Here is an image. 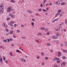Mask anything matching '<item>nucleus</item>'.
Instances as JSON below:
<instances>
[{
  "label": "nucleus",
  "instance_id": "f257e3e1",
  "mask_svg": "<svg viewBox=\"0 0 67 67\" xmlns=\"http://www.w3.org/2000/svg\"><path fill=\"white\" fill-rule=\"evenodd\" d=\"M12 9V7H9L7 9V11L8 12L10 13V12H11Z\"/></svg>",
  "mask_w": 67,
  "mask_h": 67
},
{
  "label": "nucleus",
  "instance_id": "f03ea898",
  "mask_svg": "<svg viewBox=\"0 0 67 67\" xmlns=\"http://www.w3.org/2000/svg\"><path fill=\"white\" fill-rule=\"evenodd\" d=\"M21 61H22V62H24V63H26V60L24 59L23 58H21Z\"/></svg>",
  "mask_w": 67,
  "mask_h": 67
},
{
  "label": "nucleus",
  "instance_id": "7ed1b4c3",
  "mask_svg": "<svg viewBox=\"0 0 67 67\" xmlns=\"http://www.w3.org/2000/svg\"><path fill=\"white\" fill-rule=\"evenodd\" d=\"M52 38L54 39H57V36H52Z\"/></svg>",
  "mask_w": 67,
  "mask_h": 67
},
{
  "label": "nucleus",
  "instance_id": "20e7f679",
  "mask_svg": "<svg viewBox=\"0 0 67 67\" xmlns=\"http://www.w3.org/2000/svg\"><path fill=\"white\" fill-rule=\"evenodd\" d=\"M58 57H60L62 55V53L60 52H58Z\"/></svg>",
  "mask_w": 67,
  "mask_h": 67
},
{
  "label": "nucleus",
  "instance_id": "39448f33",
  "mask_svg": "<svg viewBox=\"0 0 67 67\" xmlns=\"http://www.w3.org/2000/svg\"><path fill=\"white\" fill-rule=\"evenodd\" d=\"M65 65H66V63H65V62H64L62 64L61 66H64Z\"/></svg>",
  "mask_w": 67,
  "mask_h": 67
},
{
  "label": "nucleus",
  "instance_id": "423d86ee",
  "mask_svg": "<svg viewBox=\"0 0 67 67\" xmlns=\"http://www.w3.org/2000/svg\"><path fill=\"white\" fill-rule=\"evenodd\" d=\"M56 4H57L58 5H59L60 4V2L59 1H57V2L56 3Z\"/></svg>",
  "mask_w": 67,
  "mask_h": 67
},
{
  "label": "nucleus",
  "instance_id": "0eeeda50",
  "mask_svg": "<svg viewBox=\"0 0 67 67\" xmlns=\"http://www.w3.org/2000/svg\"><path fill=\"white\" fill-rule=\"evenodd\" d=\"M3 26H5V27H7V26H8L7 25H5V23H3Z\"/></svg>",
  "mask_w": 67,
  "mask_h": 67
},
{
  "label": "nucleus",
  "instance_id": "6e6552de",
  "mask_svg": "<svg viewBox=\"0 0 67 67\" xmlns=\"http://www.w3.org/2000/svg\"><path fill=\"white\" fill-rule=\"evenodd\" d=\"M31 24L32 26L33 27H34V23L33 22H32L31 23Z\"/></svg>",
  "mask_w": 67,
  "mask_h": 67
},
{
  "label": "nucleus",
  "instance_id": "1a4fd4ad",
  "mask_svg": "<svg viewBox=\"0 0 67 67\" xmlns=\"http://www.w3.org/2000/svg\"><path fill=\"white\" fill-rule=\"evenodd\" d=\"M42 35V33H41V32H40L39 33H38L37 34V35L38 36H39V35Z\"/></svg>",
  "mask_w": 67,
  "mask_h": 67
},
{
  "label": "nucleus",
  "instance_id": "9d476101",
  "mask_svg": "<svg viewBox=\"0 0 67 67\" xmlns=\"http://www.w3.org/2000/svg\"><path fill=\"white\" fill-rule=\"evenodd\" d=\"M54 60H57V61H58V60H60L59 59H58L56 58H54Z\"/></svg>",
  "mask_w": 67,
  "mask_h": 67
},
{
  "label": "nucleus",
  "instance_id": "9b49d317",
  "mask_svg": "<svg viewBox=\"0 0 67 67\" xmlns=\"http://www.w3.org/2000/svg\"><path fill=\"white\" fill-rule=\"evenodd\" d=\"M27 12L29 13H32V12L31 10H27Z\"/></svg>",
  "mask_w": 67,
  "mask_h": 67
},
{
  "label": "nucleus",
  "instance_id": "f8f14e48",
  "mask_svg": "<svg viewBox=\"0 0 67 67\" xmlns=\"http://www.w3.org/2000/svg\"><path fill=\"white\" fill-rule=\"evenodd\" d=\"M66 4V3L65 2H63V3H62L61 4V5H65Z\"/></svg>",
  "mask_w": 67,
  "mask_h": 67
},
{
  "label": "nucleus",
  "instance_id": "ddd939ff",
  "mask_svg": "<svg viewBox=\"0 0 67 67\" xmlns=\"http://www.w3.org/2000/svg\"><path fill=\"white\" fill-rule=\"evenodd\" d=\"M11 2H13V3H15V1H14V0H11L10 1Z\"/></svg>",
  "mask_w": 67,
  "mask_h": 67
},
{
  "label": "nucleus",
  "instance_id": "4468645a",
  "mask_svg": "<svg viewBox=\"0 0 67 67\" xmlns=\"http://www.w3.org/2000/svg\"><path fill=\"white\" fill-rule=\"evenodd\" d=\"M12 33H13V31L11 30L10 32V34H12Z\"/></svg>",
  "mask_w": 67,
  "mask_h": 67
},
{
  "label": "nucleus",
  "instance_id": "2eb2a0df",
  "mask_svg": "<svg viewBox=\"0 0 67 67\" xmlns=\"http://www.w3.org/2000/svg\"><path fill=\"white\" fill-rule=\"evenodd\" d=\"M60 62V60H58L57 61V63L58 64H59Z\"/></svg>",
  "mask_w": 67,
  "mask_h": 67
},
{
  "label": "nucleus",
  "instance_id": "dca6fc26",
  "mask_svg": "<svg viewBox=\"0 0 67 67\" xmlns=\"http://www.w3.org/2000/svg\"><path fill=\"white\" fill-rule=\"evenodd\" d=\"M57 36H59V32H57Z\"/></svg>",
  "mask_w": 67,
  "mask_h": 67
},
{
  "label": "nucleus",
  "instance_id": "f3484780",
  "mask_svg": "<svg viewBox=\"0 0 67 67\" xmlns=\"http://www.w3.org/2000/svg\"><path fill=\"white\" fill-rule=\"evenodd\" d=\"M3 8V7L2 6H1L0 7V9H1V10H2Z\"/></svg>",
  "mask_w": 67,
  "mask_h": 67
},
{
  "label": "nucleus",
  "instance_id": "a211bd4d",
  "mask_svg": "<svg viewBox=\"0 0 67 67\" xmlns=\"http://www.w3.org/2000/svg\"><path fill=\"white\" fill-rule=\"evenodd\" d=\"M46 34L47 35H49V32H47L46 33Z\"/></svg>",
  "mask_w": 67,
  "mask_h": 67
},
{
  "label": "nucleus",
  "instance_id": "6ab92c4d",
  "mask_svg": "<svg viewBox=\"0 0 67 67\" xmlns=\"http://www.w3.org/2000/svg\"><path fill=\"white\" fill-rule=\"evenodd\" d=\"M12 15L11 16L12 18H14V16L13 15V14H12Z\"/></svg>",
  "mask_w": 67,
  "mask_h": 67
},
{
  "label": "nucleus",
  "instance_id": "aec40b11",
  "mask_svg": "<svg viewBox=\"0 0 67 67\" xmlns=\"http://www.w3.org/2000/svg\"><path fill=\"white\" fill-rule=\"evenodd\" d=\"M45 59L46 60H47V59H48V57H45Z\"/></svg>",
  "mask_w": 67,
  "mask_h": 67
},
{
  "label": "nucleus",
  "instance_id": "412c9836",
  "mask_svg": "<svg viewBox=\"0 0 67 67\" xmlns=\"http://www.w3.org/2000/svg\"><path fill=\"white\" fill-rule=\"evenodd\" d=\"M6 42H10V41L9 40V39H6Z\"/></svg>",
  "mask_w": 67,
  "mask_h": 67
},
{
  "label": "nucleus",
  "instance_id": "4be33fe9",
  "mask_svg": "<svg viewBox=\"0 0 67 67\" xmlns=\"http://www.w3.org/2000/svg\"><path fill=\"white\" fill-rule=\"evenodd\" d=\"M32 21H33L34 22V21H35V19L34 18H32Z\"/></svg>",
  "mask_w": 67,
  "mask_h": 67
},
{
  "label": "nucleus",
  "instance_id": "5701e85b",
  "mask_svg": "<svg viewBox=\"0 0 67 67\" xmlns=\"http://www.w3.org/2000/svg\"><path fill=\"white\" fill-rule=\"evenodd\" d=\"M35 41L37 42V43H38V40L35 39Z\"/></svg>",
  "mask_w": 67,
  "mask_h": 67
},
{
  "label": "nucleus",
  "instance_id": "b1692460",
  "mask_svg": "<svg viewBox=\"0 0 67 67\" xmlns=\"http://www.w3.org/2000/svg\"><path fill=\"white\" fill-rule=\"evenodd\" d=\"M58 20V18H56V19H55L54 20V21H57Z\"/></svg>",
  "mask_w": 67,
  "mask_h": 67
},
{
  "label": "nucleus",
  "instance_id": "393cba45",
  "mask_svg": "<svg viewBox=\"0 0 67 67\" xmlns=\"http://www.w3.org/2000/svg\"><path fill=\"white\" fill-rule=\"evenodd\" d=\"M42 11H44V12H47V10H46L45 9H42Z\"/></svg>",
  "mask_w": 67,
  "mask_h": 67
},
{
  "label": "nucleus",
  "instance_id": "a878e982",
  "mask_svg": "<svg viewBox=\"0 0 67 67\" xmlns=\"http://www.w3.org/2000/svg\"><path fill=\"white\" fill-rule=\"evenodd\" d=\"M9 54L11 56H13V55H12V53H11V52H10L9 53Z\"/></svg>",
  "mask_w": 67,
  "mask_h": 67
},
{
  "label": "nucleus",
  "instance_id": "bb28decb",
  "mask_svg": "<svg viewBox=\"0 0 67 67\" xmlns=\"http://www.w3.org/2000/svg\"><path fill=\"white\" fill-rule=\"evenodd\" d=\"M2 62V58L0 59V62Z\"/></svg>",
  "mask_w": 67,
  "mask_h": 67
},
{
  "label": "nucleus",
  "instance_id": "cd10ccee",
  "mask_svg": "<svg viewBox=\"0 0 67 67\" xmlns=\"http://www.w3.org/2000/svg\"><path fill=\"white\" fill-rule=\"evenodd\" d=\"M55 30L56 31H59V29L57 28Z\"/></svg>",
  "mask_w": 67,
  "mask_h": 67
},
{
  "label": "nucleus",
  "instance_id": "c85d7f7f",
  "mask_svg": "<svg viewBox=\"0 0 67 67\" xmlns=\"http://www.w3.org/2000/svg\"><path fill=\"white\" fill-rule=\"evenodd\" d=\"M63 29V27H60V28H59V29L60 30H62V29Z\"/></svg>",
  "mask_w": 67,
  "mask_h": 67
},
{
  "label": "nucleus",
  "instance_id": "c756f323",
  "mask_svg": "<svg viewBox=\"0 0 67 67\" xmlns=\"http://www.w3.org/2000/svg\"><path fill=\"white\" fill-rule=\"evenodd\" d=\"M41 64L43 66H44V62H42Z\"/></svg>",
  "mask_w": 67,
  "mask_h": 67
},
{
  "label": "nucleus",
  "instance_id": "7c9ffc66",
  "mask_svg": "<svg viewBox=\"0 0 67 67\" xmlns=\"http://www.w3.org/2000/svg\"><path fill=\"white\" fill-rule=\"evenodd\" d=\"M65 46H67V42H65Z\"/></svg>",
  "mask_w": 67,
  "mask_h": 67
},
{
  "label": "nucleus",
  "instance_id": "2f4dec72",
  "mask_svg": "<svg viewBox=\"0 0 67 67\" xmlns=\"http://www.w3.org/2000/svg\"><path fill=\"white\" fill-rule=\"evenodd\" d=\"M63 52H65V53H67V50H63Z\"/></svg>",
  "mask_w": 67,
  "mask_h": 67
},
{
  "label": "nucleus",
  "instance_id": "473e14b6",
  "mask_svg": "<svg viewBox=\"0 0 67 67\" xmlns=\"http://www.w3.org/2000/svg\"><path fill=\"white\" fill-rule=\"evenodd\" d=\"M47 45L48 46H50V43H47Z\"/></svg>",
  "mask_w": 67,
  "mask_h": 67
},
{
  "label": "nucleus",
  "instance_id": "72a5a7b5",
  "mask_svg": "<svg viewBox=\"0 0 67 67\" xmlns=\"http://www.w3.org/2000/svg\"><path fill=\"white\" fill-rule=\"evenodd\" d=\"M17 33H20V31L19 30H17Z\"/></svg>",
  "mask_w": 67,
  "mask_h": 67
},
{
  "label": "nucleus",
  "instance_id": "f704fd0d",
  "mask_svg": "<svg viewBox=\"0 0 67 67\" xmlns=\"http://www.w3.org/2000/svg\"><path fill=\"white\" fill-rule=\"evenodd\" d=\"M10 24H14V23L12 21H11L10 22Z\"/></svg>",
  "mask_w": 67,
  "mask_h": 67
},
{
  "label": "nucleus",
  "instance_id": "c9c22d12",
  "mask_svg": "<svg viewBox=\"0 0 67 67\" xmlns=\"http://www.w3.org/2000/svg\"><path fill=\"white\" fill-rule=\"evenodd\" d=\"M38 11H42V9H38Z\"/></svg>",
  "mask_w": 67,
  "mask_h": 67
},
{
  "label": "nucleus",
  "instance_id": "e433bc0d",
  "mask_svg": "<svg viewBox=\"0 0 67 67\" xmlns=\"http://www.w3.org/2000/svg\"><path fill=\"white\" fill-rule=\"evenodd\" d=\"M58 12H62V10H59L58 11Z\"/></svg>",
  "mask_w": 67,
  "mask_h": 67
},
{
  "label": "nucleus",
  "instance_id": "4c0bfd02",
  "mask_svg": "<svg viewBox=\"0 0 67 67\" xmlns=\"http://www.w3.org/2000/svg\"><path fill=\"white\" fill-rule=\"evenodd\" d=\"M46 6H48V5H49V3H47L46 4Z\"/></svg>",
  "mask_w": 67,
  "mask_h": 67
},
{
  "label": "nucleus",
  "instance_id": "58836bf2",
  "mask_svg": "<svg viewBox=\"0 0 67 67\" xmlns=\"http://www.w3.org/2000/svg\"><path fill=\"white\" fill-rule=\"evenodd\" d=\"M3 13V11L0 10V13Z\"/></svg>",
  "mask_w": 67,
  "mask_h": 67
},
{
  "label": "nucleus",
  "instance_id": "ea45409f",
  "mask_svg": "<svg viewBox=\"0 0 67 67\" xmlns=\"http://www.w3.org/2000/svg\"><path fill=\"white\" fill-rule=\"evenodd\" d=\"M9 40L11 41H12V40H13L11 38H9Z\"/></svg>",
  "mask_w": 67,
  "mask_h": 67
},
{
  "label": "nucleus",
  "instance_id": "a19ab883",
  "mask_svg": "<svg viewBox=\"0 0 67 67\" xmlns=\"http://www.w3.org/2000/svg\"><path fill=\"white\" fill-rule=\"evenodd\" d=\"M58 14H55V17H57V16L58 15Z\"/></svg>",
  "mask_w": 67,
  "mask_h": 67
},
{
  "label": "nucleus",
  "instance_id": "79ce46f5",
  "mask_svg": "<svg viewBox=\"0 0 67 67\" xmlns=\"http://www.w3.org/2000/svg\"><path fill=\"white\" fill-rule=\"evenodd\" d=\"M55 22V20H54L52 21V23H54Z\"/></svg>",
  "mask_w": 67,
  "mask_h": 67
},
{
  "label": "nucleus",
  "instance_id": "37998d69",
  "mask_svg": "<svg viewBox=\"0 0 67 67\" xmlns=\"http://www.w3.org/2000/svg\"><path fill=\"white\" fill-rule=\"evenodd\" d=\"M41 55H42V56H43L44 55V53L43 52H41Z\"/></svg>",
  "mask_w": 67,
  "mask_h": 67
},
{
  "label": "nucleus",
  "instance_id": "c03bdc74",
  "mask_svg": "<svg viewBox=\"0 0 67 67\" xmlns=\"http://www.w3.org/2000/svg\"><path fill=\"white\" fill-rule=\"evenodd\" d=\"M57 14H58L59 15V14H60V13L59 12H58L57 11Z\"/></svg>",
  "mask_w": 67,
  "mask_h": 67
},
{
  "label": "nucleus",
  "instance_id": "a18cd8bd",
  "mask_svg": "<svg viewBox=\"0 0 67 67\" xmlns=\"http://www.w3.org/2000/svg\"><path fill=\"white\" fill-rule=\"evenodd\" d=\"M37 59H39L40 58V56L39 55L38 56V57L37 58Z\"/></svg>",
  "mask_w": 67,
  "mask_h": 67
},
{
  "label": "nucleus",
  "instance_id": "49530a36",
  "mask_svg": "<svg viewBox=\"0 0 67 67\" xmlns=\"http://www.w3.org/2000/svg\"><path fill=\"white\" fill-rule=\"evenodd\" d=\"M11 45L12 46V47H13V46H14V44H12Z\"/></svg>",
  "mask_w": 67,
  "mask_h": 67
},
{
  "label": "nucleus",
  "instance_id": "de8ad7c7",
  "mask_svg": "<svg viewBox=\"0 0 67 67\" xmlns=\"http://www.w3.org/2000/svg\"><path fill=\"white\" fill-rule=\"evenodd\" d=\"M3 60H5V57H4L3 58Z\"/></svg>",
  "mask_w": 67,
  "mask_h": 67
},
{
  "label": "nucleus",
  "instance_id": "09e8293b",
  "mask_svg": "<svg viewBox=\"0 0 67 67\" xmlns=\"http://www.w3.org/2000/svg\"><path fill=\"white\" fill-rule=\"evenodd\" d=\"M7 20L8 21L10 20V18H7Z\"/></svg>",
  "mask_w": 67,
  "mask_h": 67
},
{
  "label": "nucleus",
  "instance_id": "8fccbe9b",
  "mask_svg": "<svg viewBox=\"0 0 67 67\" xmlns=\"http://www.w3.org/2000/svg\"><path fill=\"white\" fill-rule=\"evenodd\" d=\"M5 30L6 31V32H8V29H5Z\"/></svg>",
  "mask_w": 67,
  "mask_h": 67
},
{
  "label": "nucleus",
  "instance_id": "3c124183",
  "mask_svg": "<svg viewBox=\"0 0 67 67\" xmlns=\"http://www.w3.org/2000/svg\"><path fill=\"white\" fill-rule=\"evenodd\" d=\"M12 14H11V13H9V16H11L12 15Z\"/></svg>",
  "mask_w": 67,
  "mask_h": 67
},
{
  "label": "nucleus",
  "instance_id": "603ef678",
  "mask_svg": "<svg viewBox=\"0 0 67 67\" xmlns=\"http://www.w3.org/2000/svg\"><path fill=\"white\" fill-rule=\"evenodd\" d=\"M44 28L43 27H42V28H41V29L42 30H44Z\"/></svg>",
  "mask_w": 67,
  "mask_h": 67
},
{
  "label": "nucleus",
  "instance_id": "864d4df0",
  "mask_svg": "<svg viewBox=\"0 0 67 67\" xmlns=\"http://www.w3.org/2000/svg\"><path fill=\"white\" fill-rule=\"evenodd\" d=\"M4 5V4H2L1 5V7H3Z\"/></svg>",
  "mask_w": 67,
  "mask_h": 67
},
{
  "label": "nucleus",
  "instance_id": "5fc2aeb1",
  "mask_svg": "<svg viewBox=\"0 0 67 67\" xmlns=\"http://www.w3.org/2000/svg\"><path fill=\"white\" fill-rule=\"evenodd\" d=\"M16 52L17 53H18V52H19V50H16Z\"/></svg>",
  "mask_w": 67,
  "mask_h": 67
},
{
  "label": "nucleus",
  "instance_id": "6e6d98bb",
  "mask_svg": "<svg viewBox=\"0 0 67 67\" xmlns=\"http://www.w3.org/2000/svg\"><path fill=\"white\" fill-rule=\"evenodd\" d=\"M58 67V66L56 65H54V67Z\"/></svg>",
  "mask_w": 67,
  "mask_h": 67
},
{
  "label": "nucleus",
  "instance_id": "4d7b16f0",
  "mask_svg": "<svg viewBox=\"0 0 67 67\" xmlns=\"http://www.w3.org/2000/svg\"><path fill=\"white\" fill-rule=\"evenodd\" d=\"M13 37H14V38H16V36H15L14 35L13 36Z\"/></svg>",
  "mask_w": 67,
  "mask_h": 67
},
{
  "label": "nucleus",
  "instance_id": "13d9d810",
  "mask_svg": "<svg viewBox=\"0 0 67 67\" xmlns=\"http://www.w3.org/2000/svg\"><path fill=\"white\" fill-rule=\"evenodd\" d=\"M40 6L41 7H43V5H42V4H41Z\"/></svg>",
  "mask_w": 67,
  "mask_h": 67
},
{
  "label": "nucleus",
  "instance_id": "bf43d9fd",
  "mask_svg": "<svg viewBox=\"0 0 67 67\" xmlns=\"http://www.w3.org/2000/svg\"><path fill=\"white\" fill-rule=\"evenodd\" d=\"M21 37L23 38V39H25V37H23V36H22Z\"/></svg>",
  "mask_w": 67,
  "mask_h": 67
},
{
  "label": "nucleus",
  "instance_id": "052dcab7",
  "mask_svg": "<svg viewBox=\"0 0 67 67\" xmlns=\"http://www.w3.org/2000/svg\"><path fill=\"white\" fill-rule=\"evenodd\" d=\"M14 26L16 27V24H15L14 25Z\"/></svg>",
  "mask_w": 67,
  "mask_h": 67
},
{
  "label": "nucleus",
  "instance_id": "680f3d73",
  "mask_svg": "<svg viewBox=\"0 0 67 67\" xmlns=\"http://www.w3.org/2000/svg\"><path fill=\"white\" fill-rule=\"evenodd\" d=\"M63 31H65V32H66V30L65 29H64Z\"/></svg>",
  "mask_w": 67,
  "mask_h": 67
},
{
  "label": "nucleus",
  "instance_id": "e2e57ef3",
  "mask_svg": "<svg viewBox=\"0 0 67 67\" xmlns=\"http://www.w3.org/2000/svg\"><path fill=\"white\" fill-rule=\"evenodd\" d=\"M21 27H24V25H21Z\"/></svg>",
  "mask_w": 67,
  "mask_h": 67
},
{
  "label": "nucleus",
  "instance_id": "0e129e2a",
  "mask_svg": "<svg viewBox=\"0 0 67 67\" xmlns=\"http://www.w3.org/2000/svg\"><path fill=\"white\" fill-rule=\"evenodd\" d=\"M5 62L6 63H7V64H8V62L7 61H5Z\"/></svg>",
  "mask_w": 67,
  "mask_h": 67
},
{
  "label": "nucleus",
  "instance_id": "69168bd1",
  "mask_svg": "<svg viewBox=\"0 0 67 67\" xmlns=\"http://www.w3.org/2000/svg\"><path fill=\"white\" fill-rule=\"evenodd\" d=\"M3 42H7L6 40H4L3 41Z\"/></svg>",
  "mask_w": 67,
  "mask_h": 67
},
{
  "label": "nucleus",
  "instance_id": "338daca9",
  "mask_svg": "<svg viewBox=\"0 0 67 67\" xmlns=\"http://www.w3.org/2000/svg\"><path fill=\"white\" fill-rule=\"evenodd\" d=\"M48 29H46V30H45V31H48Z\"/></svg>",
  "mask_w": 67,
  "mask_h": 67
},
{
  "label": "nucleus",
  "instance_id": "774afa93",
  "mask_svg": "<svg viewBox=\"0 0 67 67\" xmlns=\"http://www.w3.org/2000/svg\"><path fill=\"white\" fill-rule=\"evenodd\" d=\"M52 3L51 2L49 3V4L50 5H52Z\"/></svg>",
  "mask_w": 67,
  "mask_h": 67
}]
</instances>
